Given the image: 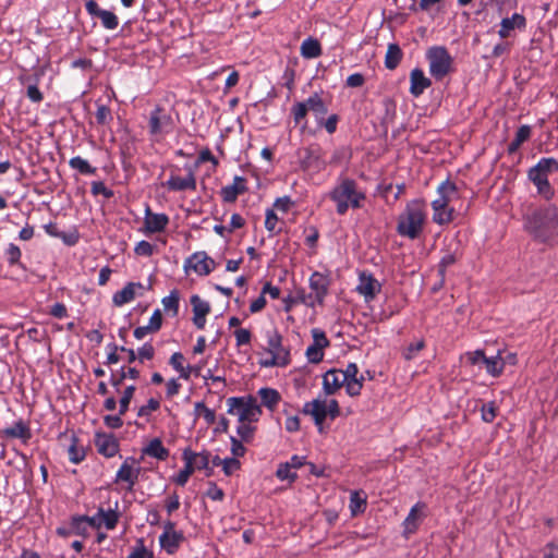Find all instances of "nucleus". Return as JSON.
Instances as JSON below:
<instances>
[{
	"mask_svg": "<svg viewBox=\"0 0 558 558\" xmlns=\"http://www.w3.org/2000/svg\"><path fill=\"white\" fill-rule=\"evenodd\" d=\"M163 185L170 191H194L196 189V179L190 170L184 178L172 174Z\"/></svg>",
	"mask_w": 558,
	"mask_h": 558,
	"instance_id": "f3484780",
	"label": "nucleus"
},
{
	"mask_svg": "<svg viewBox=\"0 0 558 558\" xmlns=\"http://www.w3.org/2000/svg\"><path fill=\"white\" fill-rule=\"evenodd\" d=\"M68 453L70 461L73 463H80L85 458L84 448L77 446V440L74 437L72 439L71 446L69 447Z\"/></svg>",
	"mask_w": 558,
	"mask_h": 558,
	"instance_id": "37998d69",
	"label": "nucleus"
},
{
	"mask_svg": "<svg viewBox=\"0 0 558 558\" xmlns=\"http://www.w3.org/2000/svg\"><path fill=\"white\" fill-rule=\"evenodd\" d=\"M143 453L161 461L169 457V450L163 447L162 441L159 438L151 439L143 449Z\"/></svg>",
	"mask_w": 558,
	"mask_h": 558,
	"instance_id": "cd10ccee",
	"label": "nucleus"
},
{
	"mask_svg": "<svg viewBox=\"0 0 558 558\" xmlns=\"http://www.w3.org/2000/svg\"><path fill=\"white\" fill-rule=\"evenodd\" d=\"M277 223H278V217L277 215L275 214L274 209H267L266 210V219H265V228L269 231V232H279L280 229H276L277 227Z\"/></svg>",
	"mask_w": 558,
	"mask_h": 558,
	"instance_id": "13d9d810",
	"label": "nucleus"
},
{
	"mask_svg": "<svg viewBox=\"0 0 558 558\" xmlns=\"http://www.w3.org/2000/svg\"><path fill=\"white\" fill-rule=\"evenodd\" d=\"M291 112L293 114V119L295 123H300L307 114L308 109L305 101L296 102Z\"/></svg>",
	"mask_w": 558,
	"mask_h": 558,
	"instance_id": "864d4df0",
	"label": "nucleus"
},
{
	"mask_svg": "<svg viewBox=\"0 0 558 558\" xmlns=\"http://www.w3.org/2000/svg\"><path fill=\"white\" fill-rule=\"evenodd\" d=\"M258 395L262 399V404L270 410H272L280 401L279 392L272 388H262L258 391Z\"/></svg>",
	"mask_w": 558,
	"mask_h": 558,
	"instance_id": "c9c22d12",
	"label": "nucleus"
},
{
	"mask_svg": "<svg viewBox=\"0 0 558 558\" xmlns=\"http://www.w3.org/2000/svg\"><path fill=\"white\" fill-rule=\"evenodd\" d=\"M135 298V282H129L122 290L116 292L112 302L116 306H122Z\"/></svg>",
	"mask_w": 558,
	"mask_h": 558,
	"instance_id": "2f4dec72",
	"label": "nucleus"
},
{
	"mask_svg": "<svg viewBox=\"0 0 558 558\" xmlns=\"http://www.w3.org/2000/svg\"><path fill=\"white\" fill-rule=\"evenodd\" d=\"M95 445L100 454L111 458L119 450V442L111 434L96 433Z\"/></svg>",
	"mask_w": 558,
	"mask_h": 558,
	"instance_id": "4468645a",
	"label": "nucleus"
},
{
	"mask_svg": "<svg viewBox=\"0 0 558 558\" xmlns=\"http://www.w3.org/2000/svg\"><path fill=\"white\" fill-rule=\"evenodd\" d=\"M191 305L193 313L199 316H206L210 312V305L208 302L203 301L197 294L191 296Z\"/></svg>",
	"mask_w": 558,
	"mask_h": 558,
	"instance_id": "ea45409f",
	"label": "nucleus"
},
{
	"mask_svg": "<svg viewBox=\"0 0 558 558\" xmlns=\"http://www.w3.org/2000/svg\"><path fill=\"white\" fill-rule=\"evenodd\" d=\"M179 301L180 295L178 290H172L168 296L162 299L165 311L172 312L173 316H175L179 312Z\"/></svg>",
	"mask_w": 558,
	"mask_h": 558,
	"instance_id": "58836bf2",
	"label": "nucleus"
},
{
	"mask_svg": "<svg viewBox=\"0 0 558 558\" xmlns=\"http://www.w3.org/2000/svg\"><path fill=\"white\" fill-rule=\"evenodd\" d=\"M92 193L94 195H104L106 198H111L113 196V191L108 189L101 181H94L92 183Z\"/></svg>",
	"mask_w": 558,
	"mask_h": 558,
	"instance_id": "6e6d98bb",
	"label": "nucleus"
},
{
	"mask_svg": "<svg viewBox=\"0 0 558 558\" xmlns=\"http://www.w3.org/2000/svg\"><path fill=\"white\" fill-rule=\"evenodd\" d=\"M426 57L429 61V72L436 80L444 78L451 71L452 58L445 47H432Z\"/></svg>",
	"mask_w": 558,
	"mask_h": 558,
	"instance_id": "6e6552de",
	"label": "nucleus"
},
{
	"mask_svg": "<svg viewBox=\"0 0 558 558\" xmlns=\"http://www.w3.org/2000/svg\"><path fill=\"white\" fill-rule=\"evenodd\" d=\"M140 473V468L134 469L132 465L129 464V460H125L118 470L114 482H126L129 484L126 489L129 492H132L134 485L138 481Z\"/></svg>",
	"mask_w": 558,
	"mask_h": 558,
	"instance_id": "a211bd4d",
	"label": "nucleus"
},
{
	"mask_svg": "<svg viewBox=\"0 0 558 558\" xmlns=\"http://www.w3.org/2000/svg\"><path fill=\"white\" fill-rule=\"evenodd\" d=\"M88 530V521L86 515L73 517L71 521V532L85 536Z\"/></svg>",
	"mask_w": 558,
	"mask_h": 558,
	"instance_id": "a19ab883",
	"label": "nucleus"
},
{
	"mask_svg": "<svg viewBox=\"0 0 558 558\" xmlns=\"http://www.w3.org/2000/svg\"><path fill=\"white\" fill-rule=\"evenodd\" d=\"M292 468L289 466V464L287 462L284 463H280L277 471H276V476L281 480V481H289V482H294L298 477L296 473L295 472H292Z\"/></svg>",
	"mask_w": 558,
	"mask_h": 558,
	"instance_id": "49530a36",
	"label": "nucleus"
},
{
	"mask_svg": "<svg viewBox=\"0 0 558 558\" xmlns=\"http://www.w3.org/2000/svg\"><path fill=\"white\" fill-rule=\"evenodd\" d=\"M69 165L72 169L78 170L82 174H94L96 168L92 167L87 160L80 156L70 159Z\"/></svg>",
	"mask_w": 558,
	"mask_h": 558,
	"instance_id": "4c0bfd02",
	"label": "nucleus"
},
{
	"mask_svg": "<svg viewBox=\"0 0 558 558\" xmlns=\"http://www.w3.org/2000/svg\"><path fill=\"white\" fill-rule=\"evenodd\" d=\"M487 371L488 374H490L494 377L499 376L505 366V360L500 352L496 356L487 357L486 361L483 364Z\"/></svg>",
	"mask_w": 558,
	"mask_h": 558,
	"instance_id": "72a5a7b5",
	"label": "nucleus"
},
{
	"mask_svg": "<svg viewBox=\"0 0 558 558\" xmlns=\"http://www.w3.org/2000/svg\"><path fill=\"white\" fill-rule=\"evenodd\" d=\"M136 390V387L131 385V386H128L123 393H122V397L119 401L120 403V415H124L125 412L129 410V407H130V403H131V400L134 396V392Z\"/></svg>",
	"mask_w": 558,
	"mask_h": 558,
	"instance_id": "a18cd8bd",
	"label": "nucleus"
},
{
	"mask_svg": "<svg viewBox=\"0 0 558 558\" xmlns=\"http://www.w3.org/2000/svg\"><path fill=\"white\" fill-rule=\"evenodd\" d=\"M364 377L361 376L359 379H351L345 383V390L349 396L355 397L361 393V389L363 387Z\"/></svg>",
	"mask_w": 558,
	"mask_h": 558,
	"instance_id": "603ef678",
	"label": "nucleus"
},
{
	"mask_svg": "<svg viewBox=\"0 0 558 558\" xmlns=\"http://www.w3.org/2000/svg\"><path fill=\"white\" fill-rule=\"evenodd\" d=\"M305 102L308 111L313 112V114L315 116L317 123L322 124L326 113L328 112V107L323 100V98L319 96L318 93H314L305 100Z\"/></svg>",
	"mask_w": 558,
	"mask_h": 558,
	"instance_id": "393cba45",
	"label": "nucleus"
},
{
	"mask_svg": "<svg viewBox=\"0 0 558 558\" xmlns=\"http://www.w3.org/2000/svg\"><path fill=\"white\" fill-rule=\"evenodd\" d=\"M86 11L89 15L98 17L106 29H116L119 25L117 15L108 10H102L94 0H89L85 4Z\"/></svg>",
	"mask_w": 558,
	"mask_h": 558,
	"instance_id": "ddd939ff",
	"label": "nucleus"
},
{
	"mask_svg": "<svg viewBox=\"0 0 558 558\" xmlns=\"http://www.w3.org/2000/svg\"><path fill=\"white\" fill-rule=\"evenodd\" d=\"M500 29L498 32L501 38H507L510 32L515 27L522 28L525 26V17L521 14L514 13L511 17L502 19L500 23Z\"/></svg>",
	"mask_w": 558,
	"mask_h": 558,
	"instance_id": "bb28decb",
	"label": "nucleus"
},
{
	"mask_svg": "<svg viewBox=\"0 0 558 558\" xmlns=\"http://www.w3.org/2000/svg\"><path fill=\"white\" fill-rule=\"evenodd\" d=\"M299 158L302 169L320 171L326 162L323 159V151L319 146H310L299 151Z\"/></svg>",
	"mask_w": 558,
	"mask_h": 558,
	"instance_id": "9d476101",
	"label": "nucleus"
},
{
	"mask_svg": "<svg viewBox=\"0 0 558 558\" xmlns=\"http://www.w3.org/2000/svg\"><path fill=\"white\" fill-rule=\"evenodd\" d=\"M241 466V463L235 458H226L222 462V470L226 475H231L234 470H239Z\"/></svg>",
	"mask_w": 558,
	"mask_h": 558,
	"instance_id": "69168bd1",
	"label": "nucleus"
},
{
	"mask_svg": "<svg viewBox=\"0 0 558 558\" xmlns=\"http://www.w3.org/2000/svg\"><path fill=\"white\" fill-rule=\"evenodd\" d=\"M138 377H140V371L137 368H135V367H129V368L122 367L119 372L111 374L110 384L117 390H119L120 386L122 385V383L125 379L131 378V379L135 380V379H138Z\"/></svg>",
	"mask_w": 558,
	"mask_h": 558,
	"instance_id": "c756f323",
	"label": "nucleus"
},
{
	"mask_svg": "<svg viewBox=\"0 0 558 558\" xmlns=\"http://www.w3.org/2000/svg\"><path fill=\"white\" fill-rule=\"evenodd\" d=\"M345 385V376L339 369H329L323 376V389L327 396L336 393Z\"/></svg>",
	"mask_w": 558,
	"mask_h": 558,
	"instance_id": "dca6fc26",
	"label": "nucleus"
},
{
	"mask_svg": "<svg viewBox=\"0 0 558 558\" xmlns=\"http://www.w3.org/2000/svg\"><path fill=\"white\" fill-rule=\"evenodd\" d=\"M96 122L100 125H107L109 124L113 117L111 113V110L106 105H98L97 111L95 113Z\"/></svg>",
	"mask_w": 558,
	"mask_h": 558,
	"instance_id": "c03bdc74",
	"label": "nucleus"
},
{
	"mask_svg": "<svg viewBox=\"0 0 558 558\" xmlns=\"http://www.w3.org/2000/svg\"><path fill=\"white\" fill-rule=\"evenodd\" d=\"M328 278L325 275L315 271L310 278V288L313 293H311L308 296H304L302 301L312 307L315 306L316 303L323 304L324 299L328 293Z\"/></svg>",
	"mask_w": 558,
	"mask_h": 558,
	"instance_id": "1a4fd4ad",
	"label": "nucleus"
},
{
	"mask_svg": "<svg viewBox=\"0 0 558 558\" xmlns=\"http://www.w3.org/2000/svg\"><path fill=\"white\" fill-rule=\"evenodd\" d=\"M437 194L438 197L432 202L434 210L433 221L442 226L451 222L453 219V209L449 207V203L458 198L457 185L447 180L438 186Z\"/></svg>",
	"mask_w": 558,
	"mask_h": 558,
	"instance_id": "7ed1b4c3",
	"label": "nucleus"
},
{
	"mask_svg": "<svg viewBox=\"0 0 558 558\" xmlns=\"http://www.w3.org/2000/svg\"><path fill=\"white\" fill-rule=\"evenodd\" d=\"M230 440H231V452L233 454L232 458L236 459L238 457H243L246 452V449L243 446L242 441L233 436L230 437Z\"/></svg>",
	"mask_w": 558,
	"mask_h": 558,
	"instance_id": "338daca9",
	"label": "nucleus"
},
{
	"mask_svg": "<svg viewBox=\"0 0 558 558\" xmlns=\"http://www.w3.org/2000/svg\"><path fill=\"white\" fill-rule=\"evenodd\" d=\"M254 432L255 427L250 425L248 422L241 423L236 428V433L241 437V440L246 442L253 438Z\"/></svg>",
	"mask_w": 558,
	"mask_h": 558,
	"instance_id": "09e8293b",
	"label": "nucleus"
},
{
	"mask_svg": "<svg viewBox=\"0 0 558 558\" xmlns=\"http://www.w3.org/2000/svg\"><path fill=\"white\" fill-rule=\"evenodd\" d=\"M411 80V86H410V93L414 97H418L423 94V92L430 86L432 82L429 78H427L423 71L420 69H414L411 71L410 74Z\"/></svg>",
	"mask_w": 558,
	"mask_h": 558,
	"instance_id": "b1692460",
	"label": "nucleus"
},
{
	"mask_svg": "<svg viewBox=\"0 0 558 558\" xmlns=\"http://www.w3.org/2000/svg\"><path fill=\"white\" fill-rule=\"evenodd\" d=\"M303 413L313 416L315 425L320 428L327 415H329L331 420L339 416L340 408L338 401L335 399L330 400L328 405L325 401L315 399L304 404Z\"/></svg>",
	"mask_w": 558,
	"mask_h": 558,
	"instance_id": "0eeeda50",
	"label": "nucleus"
},
{
	"mask_svg": "<svg viewBox=\"0 0 558 558\" xmlns=\"http://www.w3.org/2000/svg\"><path fill=\"white\" fill-rule=\"evenodd\" d=\"M234 336H235L238 347L245 345L251 342L252 335L248 329H244V328L236 329L234 331Z\"/></svg>",
	"mask_w": 558,
	"mask_h": 558,
	"instance_id": "0e129e2a",
	"label": "nucleus"
},
{
	"mask_svg": "<svg viewBox=\"0 0 558 558\" xmlns=\"http://www.w3.org/2000/svg\"><path fill=\"white\" fill-rule=\"evenodd\" d=\"M160 407V403L158 400L151 398L148 400L147 404L142 405L137 411V416H148L153 411L158 410Z\"/></svg>",
	"mask_w": 558,
	"mask_h": 558,
	"instance_id": "4d7b16f0",
	"label": "nucleus"
},
{
	"mask_svg": "<svg viewBox=\"0 0 558 558\" xmlns=\"http://www.w3.org/2000/svg\"><path fill=\"white\" fill-rule=\"evenodd\" d=\"M312 336H313V344L317 347V349H325L329 345V340L327 339L326 335L324 331H322L320 329H313L312 330Z\"/></svg>",
	"mask_w": 558,
	"mask_h": 558,
	"instance_id": "5fc2aeb1",
	"label": "nucleus"
},
{
	"mask_svg": "<svg viewBox=\"0 0 558 558\" xmlns=\"http://www.w3.org/2000/svg\"><path fill=\"white\" fill-rule=\"evenodd\" d=\"M531 136V128L529 125H521L517 133L514 140L509 144L508 151L509 154L515 153L519 147L529 140Z\"/></svg>",
	"mask_w": 558,
	"mask_h": 558,
	"instance_id": "f704fd0d",
	"label": "nucleus"
},
{
	"mask_svg": "<svg viewBox=\"0 0 558 558\" xmlns=\"http://www.w3.org/2000/svg\"><path fill=\"white\" fill-rule=\"evenodd\" d=\"M306 357L308 359V361L311 363H319L323 357H324V352H323V349H317L316 345L314 344H311L307 349H306Z\"/></svg>",
	"mask_w": 558,
	"mask_h": 558,
	"instance_id": "680f3d73",
	"label": "nucleus"
},
{
	"mask_svg": "<svg viewBox=\"0 0 558 558\" xmlns=\"http://www.w3.org/2000/svg\"><path fill=\"white\" fill-rule=\"evenodd\" d=\"M425 343L423 340L410 343L403 352L405 360H412L415 354L424 348Z\"/></svg>",
	"mask_w": 558,
	"mask_h": 558,
	"instance_id": "e2e57ef3",
	"label": "nucleus"
},
{
	"mask_svg": "<svg viewBox=\"0 0 558 558\" xmlns=\"http://www.w3.org/2000/svg\"><path fill=\"white\" fill-rule=\"evenodd\" d=\"M140 547L135 548L126 558H154L153 553L147 550L140 539Z\"/></svg>",
	"mask_w": 558,
	"mask_h": 558,
	"instance_id": "774afa93",
	"label": "nucleus"
},
{
	"mask_svg": "<svg viewBox=\"0 0 558 558\" xmlns=\"http://www.w3.org/2000/svg\"><path fill=\"white\" fill-rule=\"evenodd\" d=\"M246 191L245 179L243 177H234L233 184L221 189V197L226 203H233L240 194Z\"/></svg>",
	"mask_w": 558,
	"mask_h": 558,
	"instance_id": "4be33fe9",
	"label": "nucleus"
},
{
	"mask_svg": "<svg viewBox=\"0 0 558 558\" xmlns=\"http://www.w3.org/2000/svg\"><path fill=\"white\" fill-rule=\"evenodd\" d=\"M228 413L236 415L240 423L256 422L262 414L260 405L257 403L256 398L250 396L231 397L227 400Z\"/></svg>",
	"mask_w": 558,
	"mask_h": 558,
	"instance_id": "423d86ee",
	"label": "nucleus"
},
{
	"mask_svg": "<svg viewBox=\"0 0 558 558\" xmlns=\"http://www.w3.org/2000/svg\"><path fill=\"white\" fill-rule=\"evenodd\" d=\"M145 228L149 233H157L165 230L169 222V218L166 214H154L150 208L147 207L145 210Z\"/></svg>",
	"mask_w": 558,
	"mask_h": 558,
	"instance_id": "6ab92c4d",
	"label": "nucleus"
},
{
	"mask_svg": "<svg viewBox=\"0 0 558 558\" xmlns=\"http://www.w3.org/2000/svg\"><path fill=\"white\" fill-rule=\"evenodd\" d=\"M301 54L303 58L313 59L322 54V47L317 39L306 38L301 45Z\"/></svg>",
	"mask_w": 558,
	"mask_h": 558,
	"instance_id": "473e14b6",
	"label": "nucleus"
},
{
	"mask_svg": "<svg viewBox=\"0 0 558 558\" xmlns=\"http://www.w3.org/2000/svg\"><path fill=\"white\" fill-rule=\"evenodd\" d=\"M259 364L263 366V367H274V366H280V367H283V366H287L289 363L288 361L286 360V354H281L279 356H276V355H270L269 359H266V360H262L259 362Z\"/></svg>",
	"mask_w": 558,
	"mask_h": 558,
	"instance_id": "8fccbe9b",
	"label": "nucleus"
},
{
	"mask_svg": "<svg viewBox=\"0 0 558 558\" xmlns=\"http://www.w3.org/2000/svg\"><path fill=\"white\" fill-rule=\"evenodd\" d=\"M98 515L100 517L101 524L104 523L108 530H112L116 527L118 523V514L116 511H105L102 508H99Z\"/></svg>",
	"mask_w": 558,
	"mask_h": 558,
	"instance_id": "79ce46f5",
	"label": "nucleus"
},
{
	"mask_svg": "<svg viewBox=\"0 0 558 558\" xmlns=\"http://www.w3.org/2000/svg\"><path fill=\"white\" fill-rule=\"evenodd\" d=\"M209 458L210 453L208 451H203L199 453L196 452L194 460L195 470H207L209 464Z\"/></svg>",
	"mask_w": 558,
	"mask_h": 558,
	"instance_id": "052dcab7",
	"label": "nucleus"
},
{
	"mask_svg": "<svg viewBox=\"0 0 558 558\" xmlns=\"http://www.w3.org/2000/svg\"><path fill=\"white\" fill-rule=\"evenodd\" d=\"M216 263L205 252H196L185 262L186 269H193L199 276H207L214 269Z\"/></svg>",
	"mask_w": 558,
	"mask_h": 558,
	"instance_id": "f8f14e48",
	"label": "nucleus"
},
{
	"mask_svg": "<svg viewBox=\"0 0 558 558\" xmlns=\"http://www.w3.org/2000/svg\"><path fill=\"white\" fill-rule=\"evenodd\" d=\"M464 359L472 365L482 366L486 361V355L483 350H475L473 352H466Z\"/></svg>",
	"mask_w": 558,
	"mask_h": 558,
	"instance_id": "3c124183",
	"label": "nucleus"
},
{
	"mask_svg": "<svg viewBox=\"0 0 558 558\" xmlns=\"http://www.w3.org/2000/svg\"><path fill=\"white\" fill-rule=\"evenodd\" d=\"M524 228L536 241L549 243L558 236V207L546 205L525 215Z\"/></svg>",
	"mask_w": 558,
	"mask_h": 558,
	"instance_id": "f257e3e1",
	"label": "nucleus"
},
{
	"mask_svg": "<svg viewBox=\"0 0 558 558\" xmlns=\"http://www.w3.org/2000/svg\"><path fill=\"white\" fill-rule=\"evenodd\" d=\"M173 129L171 116L162 108L157 107L149 118V131L151 134L169 133Z\"/></svg>",
	"mask_w": 558,
	"mask_h": 558,
	"instance_id": "9b49d317",
	"label": "nucleus"
},
{
	"mask_svg": "<svg viewBox=\"0 0 558 558\" xmlns=\"http://www.w3.org/2000/svg\"><path fill=\"white\" fill-rule=\"evenodd\" d=\"M2 435L7 438H19L24 444H27L28 440L32 438V432L28 425L23 421L19 420L14 422L13 425L5 427L2 430Z\"/></svg>",
	"mask_w": 558,
	"mask_h": 558,
	"instance_id": "aec40b11",
	"label": "nucleus"
},
{
	"mask_svg": "<svg viewBox=\"0 0 558 558\" xmlns=\"http://www.w3.org/2000/svg\"><path fill=\"white\" fill-rule=\"evenodd\" d=\"M558 169V161L555 158H542L529 170L527 177L537 189V193L549 201L554 196V190L548 181V177Z\"/></svg>",
	"mask_w": 558,
	"mask_h": 558,
	"instance_id": "39448f33",
	"label": "nucleus"
},
{
	"mask_svg": "<svg viewBox=\"0 0 558 558\" xmlns=\"http://www.w3.org/2000/svg\"><path fill=\"white\" fill-rule=\"evenodd\" d=\"M329 196L337 204L339 215H344L349 206L352 208L362 207L361 202L365 198V195L356 190L355 181L348 178L341 180L329 193Z\"/></svg>",
	"mask_w": 558,
	"mask_h": 558,
	"instance_id": "20e7f679",
	"label": "nucleus"
},
{
	"mask_svg": "<svg viewBox=\"0 0 558 558\" xmlns=\"http://www.w3.org/2000/svg\"><path fill=\"white\" fill-rule=\"evenodd\" d=\"M425 509L424 504H416L410 510V513L404 520V531L405 533H413L416 531L422 518L424 517L423 510Z\"/></svg>",
	"mask_w": 558,
	"mask_h": 558,
	"instance_id": "a878e982",
	"label": "nucleus"
},
{
	"mask_svg": "<svg viewBox=\"0 0 558 558\" xmlns=\"http://www.w3.org/2000/svg\"><path fill=\"white\" fill-rule=\"evenodd\" d=\"M183 460L185 462L184 469L179 472L177 475L174 482L180 485L184 486L186 482L189 481L190 476L194 473L195 466H194V460L196 452L192 451L190 448L184 449L183 451Z\"/></svg>",
	"mask_w": 558,
	"mask_h": 558,
	"instance_id": "5701e85b",
	"label": "nucleus"
},
{
	"mask_svg": "<svg viewBox=\"0 0 558 558\" xmlns=\"http://www.w3.org/2000/svg\"><path fill=\"white\" fill-rule=\"evenodd\" d=\"M184 539L182 532L161 534L159 537L160 546L168 553L173 554L181 542Z\"/></svg>",
	"mask_w": 558,
	"mask_h": 558,
	"instance_id": "c85d7f7f",
	"label": "nucleus"
},
{
	"mask_svg": "<svg viewBox=\"0 0 558 558\" xmlns=\"http://www.w3.org/2000/svg\"><path fill=\"white\" fill-rule=\"evenodd\" d=\"M426 222V205L422 199L409 202L398 217L397 232L399 235L415 240L420 238Z\"/></svg>",
	"mask_w": 558,
	"mask_h": 558,
	"instance_id": "f03ea898",
	"label": "nucleus"
},
{
	"mask_svg": "<svg viewBox=\"0 0 558 558\" xmlns=\"http://www.w3.org/2000/svg\"><path fill=\"white\" fill-rule=\"evenodd\" d=\"M366 509V496L361 492H352L350 496V510L353 515L364 512Z\"/></svg>",
	"mask_w": 558,
	"mask_h": 558,
	"instance_id": "e433bc0d",
	"label": "nucleus"
},
{
	"mask_svg": "<svg viewBox=\"0 0 558 558\" xmlns=\"http://www.w3.org/2000/svg\"><path fill=\"white\" fill-rule=\"evenodd\" d=\"M457 260V257L453 253H447L440 260L438 266V274L440 276V283L444 282L445 279V271L447 267L453 265Z\"/></svg>",
	"mask_w": 558,
	"mask_h": 558,
	"instance_id": "de8ad7c7",
	"label": "nucleus"
},
{
	"mask_svg": "<svg viewBox=\"0 0 558 558\" xmlns=\"http://www.w3.org/2000/svg\"><path fill=\"white\" fill-rule=\"evenodd\" d=\"M381 284L372 275L362 272L360 275V283L356 288L357 292L364 295L366 301L375 299L377 293L380 292Z\"/></svg>",
	"mask_w": 558,
	"mask_h": 558,
	"instance_id": "2eb2a0df",
	"label": "nucleus"
},
{
	"mask_svg": "<svg viewBox=\"0 0 558 558\" xmlns=\"http://www.w3.org/2000/svg\"><path fill=\"white\" fill-rule=\"evenodd\" d=\"M482 418L486 423H492L494 418L496 417V407L493 402L485 403L482 407Z\"/></svg>",
	"mask_w": 558,
	"mask_h": 558,
	"instance_id": "bf43d9fd",
	"label": "nucleus"
},
{
	"mask_svg": "<svg viewBox=\"0 0 558 558\" xmlns=\"http://www.w3.org/2000/svg\"><path fill=\"white\" fill-rule=\"evenodd\" d=\"M267 344L266 351L270 355L279 356L286 354V360L290 363V351L282 345V336L277 330L267 332Z\"/></svg>",
	"mask_w": 558,
	"mask_h": 558,
	"instance_id": "412c9836",
	"label": "nucleus"
},
{
	"mask_svg": "<svg viewBox=\"0 0 558 558\" xmlns=\"http://www.w3.org/2000/svg\"><path fill=\"white\" fill-rule=\"evenodd\" d=\"M402 57L403 52L400 46L398 44H389L385 56V66L388 70H395L399 65Z\"/></svg>",
	"mask_w": 558,
	"mask_h": 558,
	"instance_id": "7c9ffc66",
	"label": "nucleus"
}]
</instances>
